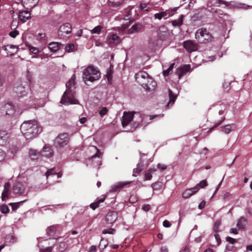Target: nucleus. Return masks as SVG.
<instances>
[{
    "label": "nucleus",
    "mask_w": 252,
    "mask_h": 252,
    "mask_svg": "<svg viewBox=\"0 0 252 252\" xmlns=\"http://www.w3.org/2000/svg\"><path fill=\"white\" fill-rule=\"evenodd\" d=\"M20 130L27 139L35 137L41 132L40 127L36 121L30 120L24 122L20 127Z\"/></svg>",
    "instance_id": "nucleus-1"
},
{
    "label": "nucleus",
    "mask_w": 252,
    "mask_h": 252,
    "mask_svg": "<svg viewBox=\"0 0 252 252\" xmlns=\"http://www.w3.org/2000/svg\"><path fill=\"white\" fill-rule=\"evenodd\" d=\"M74 86L75 79L72 77L66 84V90L62 97L61 103L64 105L78 103V101L74 98V92L72 89V88L75 89Z\"/></svg>",
    "instance_id": "nucleus-2"
},
{
    "label": "nucleus",
    "mask_w": 252,
    "mask_h": 252,
    "mask_svg": "<svg viewBox=\"0 0 252 252\" xmlns=\"http://www.w3.org/2000/svg\"><path fill=\"white\" fill-rule=\"evenodd\" d=\"M100 77V73L97 68L94 66L89 65L83 71V79L84 81L94 82L98 80Z\"/></svg>",
    "instance_id": "nucleus-3"
},
{
    "label": "nucleus",
    "mask_w": 252,
    "mask_h": 252,
    "mask_svg": "<svg viewBox=\"0 0 252 252\" xmlns=\"http://www.w3.org/2000/svg\"><path fill=\"white\" fill-rule=\"evenodd\" d=\"M195 38L200 43H205L212 41L213 37L206 29H198L195 34Z\"/></svg>",
    "instance_id": "nucleus-4"
},
{
    "label": "nucleus",
    "mask_w": 252,
    "mask_h": 252,
    "mask_svg": "<svg viewBox=\"0 0 252 252\" xmlns=\"http://www.w3.org/2000/svg\"><path fill=\"white\" fill-rule=\"evenodd\" d=\"M150 78L149 74L145 71H140L135 75V81L142 87L147 84L148 80Z\"/></svg>",
    "instance_id": "nucleus-5"
},
{
    "label": "nucleus",
    "mask_w": 252,
    "mask_h": 252,
    "mask_svg": "<svg viewBox=\"0 0 252 252\" xmlns=\"http://www.w3.org/2000/svg\"><path fill=\"white\" fill-rule=\"evenodd\" d=\"M72 28L71 25L66 23L61 25L58 30V35L61 38H64L66 35L71 33Z\"/></svg>",
    "instance_id": "nucleus-6"
},
{
    "label": "nucleus",
    "mask_w": 252,
    "mask_h": 252,
    "mask_svg": "<svg viewBox=\"0 0 252 252\" xmlns=\"http://www.w3.org/2000/svg\"><path fill=\"white\" fill-rule=\"evenodd\" d=\"M68 141V134L67 133H63L59 134L56 137L55 140V144L56 146L62 147L67 145Z\"/></svg>",
    "instance_id": "nucleus-7"
},
{
    "label": "nucleus",
    "mask_w": 252,
    "mask_h": 252,
    "mask_svg": "<svg viewBox=\"0 0 252 252\" xmlns=\"http://www.w3.org/2000/svg\"><path fill=\"white\" fill-rule=\"evenodd\" d=\"M184 48L189 53L195 51L198 49V44L191 40L185 41L183 43Z\"/></svg>",
    "instance_id": "nucleus-8"
},
{
    "label": "nucleus",
    "mask_w": 252,
    "mask_h": 252,
    "mask_svg": "<svg viewBox=\"0 0 252 252\" xmlns=\"http://www.w3.org/2000/svg\"><path fill=\"white\" fill-rule=\"evenodd\" d=\"M133 112H124L122 120V126L124 127L127 126L133 119L134 114Z\"/></svg>",
    "instance_id": "nucleus-9"
},
{
    "label": "nucleus",
    "mask_w": 252,
    "mask_h": 252,
    "mask_svg": "<svg viewBox=\"0 0 252 252\" xmlns=\"http://www.w3.org/2000/svg\"><path fill=\"white\" fill-rule=\"evenodd\" d=\"M13 91L16 95L19 98L24 96L26 94V88L21 83H16L14 86Z\"/></svg>",
    "instance_id": "nucleus-10"
},
{
    "label": "nucleus",
    "mask_w": 252,
    "mask_h": 252,
    "mask_svg": "<svg viewBox=\"0 0 252 252\" xmlns=\"http://www.w3.org/2000/svg\"><path fill=\"white\" fill-rule=\"evenodd\" d=\"M13 192L15 194L22 195L25 192V186L19 182H17L13 186Z\"/></svg>",
    "instance_id": "nucleus-11"
},
{
    "label": "nucleus",
    "mask_w": 252,
    "mask_h": 252,
    "mask_svg": "<svg viewBox=\"0 0 252 252\" xmlns=\"http://www.w3.org/2000/svg\"><path fill=\"white\" fill-rule=\"evenodd\" d=\"M120 42L121 39L116 34L110 33L107 36V43L109 45H116Z\"/></svg>",
    "instance_id": "nucleus-12"
},
{
    "label": "nucleus",
    "mask_w": 252,
    "mask_h": 252,
    "mask_svg": "<svg viewBox=\"0 0 252 252\" xmlns=\"http://www.w3.org/2000/svg\"><path fill=\"white\" fill-rule=\"evenodd\" d=\"M118 218L117 213L115 211H110L107 213L105 217V220L107 223L112 224Z\"/></svg>",
    "instance_id": "nucleus-13"
},
{
    "label": "nucleus",
    "mask_w": 252,
    "mask_h": 252,
    "mask_svg": "<svg viewBox=\"0 0 252 252\" xmlns=\"http://www.w3.org/2000/svg\"><path fill=\"white\" fill-rule=\"evenodd\" d=\"M190 69V66L189 64H184L179 67L177 70L179 78L180 79L187 72H189Z\"/></svg>",
    "instance_id": "nucleus-14"
},
{
    "label": "nucleus",
    "mask_w": 252,
    "mask_h": 252,
    "mask_svg": "<svg viewBox=\"0 0 252 252\" xmlns=\"http://www.w3.org/2000/svg\"><path fill=\"white\" fill-rule=\"evenodd\" d=\"M10 187V184L9 182L5 183L4 189L1 194V199L2 201H5L8 198Z\"/></svg>",
    "instance_id": "nucleus-15"
},
{
    "label": "nucleus",
    "mask_w": 252,
    "mask_h": 252,
    "mask_svg": "<svg viewBox=\"0 0 252 252\" xmlns=\"http://www.w3.org/2000/svg\"><path fill=\"white\" fill-rule=\"evenodd\" d=\"M41 157L44 156L47 158H50L53 155V150L50 146L45 145L41 151Z\"/></svg>",
    "instance_id": "nucleus-16"
},
{
    "label": "nucleus",
    "mask_w": 252,
    "mask_h": 252,
    "mask_svg": "<svg viewBox=\"0 0 252 252\" xmlns=\"http://www.w3.org/2000/svg\"><path fill=\"white\" fill-rule=\"evenodd\" d=\"M173 15V13H170L169 10H165L164 11H161L159 13H156L154 15L155 19H157L160 20L162 18L167 19L168 17Z\"/></svg>",
    "instance_id": "nucleus-17"
},
{
    "label": "nucleus",
    "mask_w": 252,
    "mask_h": 252,
    "mask_svg": "<svg viewBox=\"0 0 252 252\" xmlns=\"http://www.w3.org/2000/svg\"><path fill=\"white\" fill-rule=\"evenodd\" d=\"M199 190V188L196 186L193 188L186 189L183 193V197L187 198L195 194Z\"/></svg>",
    "instance_id": "nucleus-18"
},
{
    "label": "nucleus",
    "mask_w": 252,
    "mask_h": 252,
    "mask_svg": "<svg viewBox=\"0 0 252 252\" xmlns=\"http://www.w3.org/2000/svg\"><path fill=\"white\" fill-rule=\"evenodd\" d=\"M130 182L118 183L117 184L114 185L111 187V189L110 190V191L111 192H114L120 190L125 186L130 184Z\"/></svg>",
    "instance_id": "nucleus-19"
},
{
    "label": "nucleus",
    "mask_w": 252,
    "mask_h": 252,
    "mask_svg": "<svg viewBox=\"0 0 252 252\" xmlns=\"http://www.w3.org/2000/svg\"><path fill=\"white\" fill-rule=\"evenodd\" d=\"M157 86V83L151 77L148 80L147 84L143 86V88L148 91H153L156 86Z\"/></svg>",
    "instance_id": "nucleus-20"
},
{
    "label": "nucleus",
    "mask_w": 252,
    "mask_h": 252,
    "mask_svg": "<svg viewBox=\"0 0 252 252\" xmlns=\"http://www.w3.org/2000/svg\"><path fill=\"white\" fill-rule=\"evenodd\" d=\"M30 18L31 13L27 10L21 11L19 13V19L23 23L26 22Z\"/></svg>",
    "instance_id": "nucleus-21"
},
{
    "label": "nucleus",
    "mask_w": 252,
    "mask_h": 252,
    "mask_svg": "<svg viewBox=\"0 0 252 252\" xmlns=\"http://www.w3.org/2000/svg\"><path fill=\"white\" fill-rule=\"evenodd\" d=\"M38 0H22L23 6L28 8L33 7L38 2Z\"/></svg>",
    "instance_id": "nucleus-22"
},
{
    "label": "nucleus",
    "mask_w": 252,
    "mask_h": 252,
    "mask_svg": "<svg viewBox=\"0 0 252 252\" xmlns=\"http://www.w3.org/2000/svg\"><path fill=\"white\" fill-rule=\"evenodd\" d=\"M29 156L32 160L38 159L41 157V152H38L35 150L31 149L29 151Z\"/></svg>",
    "instance_id": "nucleus-23"
},
{
    "label": "nucleus",
    "mask_w": 252,
    "mask_h": 252,
    "mask_svg": "<svg viewBox=\"0 0 252 252\" xmlns=\"http://www.w3.org/2000/svg\"><path fill=\"white\" fill-rule=\"evenodd\" d=\"M8 139V136L6 131L0 130V145H5Z\"/></svg>",
    "instance_id": "nucleus-24"
},
{
    "label": "nucleus",
    "mask_w": 252,
    "mask_h": 252,
    "mask_svg": "<svg viewBox=\"0 0 252 252\" xmlns=\"http://www.w3.org/2000/svg\"><path fill=\"white\" fill-rule=\"evenodd\" d=\"M142 28V25L140 23H136L128 30L129 33H133L140 31Z\"/></svg>",
    "instance_id": "nucleus-25"
},
{
    "label": "nucleus",
    "mask_w": 252,
    "mask_h": 252,
    "mask_svg": "<svg viewBox=\"0 0 252 252\" xmlns=\"http://www.w3.org/2000/svg\"><path fill=\"white\" fill-rule=\"evenodd\" d=\"M168 94L169 100L167 104V107H169L170 105H172L177 98V95L174 94L170 89H168Z\"/></svg>",
    "instance_id": "nucleus-26"
},
{
    "label": "nucleus",
    "mask_w": 252,
    "mask_h": 252,
    "mask_svg": "<svg viewBox=\"0 0 252 252\" xmlns=\"http://www.w3.org/2000/svg\"><path fill=\"white\" fill-rule=\"evenodd\" d=\"M184 16L181 15L177 20H172L171 21L172 25L174 27H181L183 24Z\"/></svg>",
    "instance_id": "nucleus-27"
},
{
    "label": "nucleus",
    "mask_w": 252,
    "mask_h": 252,
    "mask_svg": "<svg viewBox=\"0 0 252 252\" xmlns=\"http://www.w3.org/2000/svg\"><path fill=\"white\" fill-rule=\"evenodd\" d=\"M62 45L61 43L53 42L49 44L48 48L51 51L55 52L60 48V46Z\"/></svg>",
    "instance_id": "nucleus-28"
},
{
    "label": "nucleus",
    "mask_w": 252,
    "mask_h": 252,
    "mask_svg": "<svg viewBox=\"0 0 252 252\" xmlns=\"http://www.w3.org/2000/svg\"><path fill=\"white\" fill-rule=\"evenodd\" d=\"M247 223V219L244 217H241L237 222V226L239 229H244L246 227Z\"/></svg>",
    "instance_id": "nucleus-29"
},
{
    "label": "nucleus",
    "mask_w": 252,
    "mask_h": 252,
    "mask_svg": "<svg viewBox=\"0 0 252 252\" xmlns=\"http://www.w3.org/2000/svg\"><path fill=\"white\" fill-rule=\"evenodd\" d=\"M46 234L49 236H53L56 232L57 231V226L55 225H53L50 226L46 228Z\"/></svg>",
    "instance_id": "nucleus-30"
},
{
    "label": "nucleus",
    "mask_w": 252,
    "mask_h": 252,
    "mask_svg": "<svg viewBox=\"0 0 252 252\" xmlns=\"http://www.w3.org/2000/svg\"><path fill=\"white\" fill-rule=\"evenodd\" d=\"M157 171V168H149L145 174V180H150L152 178V174Z\"/></svg>",
    "instance_id": "nucleus-31"
},
{
    "label": "nucleus",
    "mask_w": 252,
    "mask_h": 252,
    "mask_svg": "<svg viewBox=\"0 0 252 252\" xmlns=\"http://www.w3.org/2000/svg\"><path fill=\"white\" fill-rule=\"evenodd\" d=\"M124 0H108V5L113 7H117L121 5Z\"/></svg>",
    "instance_id": "nucleus-32"
},
{
    "label": "nucleus",
    "mask_w": 252,
    "mask_h": 252,
    "mask_svg": "<svg viewBox=\"0 0 252 252\" xmlns=\"http://www.w3.org/2000/svg\"><path fill=\"white\" fill-rule=\"evenodd\" d=\"M106 196H104L102 198L96 201L95 202L92 203L90 204V207L93 210H95L96 208H97L98 206L100 203L104 202V200L105 199Z\"/></svg>",
    "instance_id": "nucleus-33"
},
{
    "label": "nucleus",
    "mask_w": 252,
    "mask_h": 252,
    "mask_svg": "<svg viewBox=\"0 0 252 252\" xmlns=\"http://www.w3.org/2000/svg\"><path fill=\"white\" fill-rule=\"evenodd\" d=\"M16 242V238L13 235H7L5 239V243L8 244H13Z\"/></svg>",
    "instance_id": "nucleus-34"
},
{
    "label": "nucleus",
    "mask_w": 252,
    "mask_h": 252,
    "mask_svg": "<svg viewBox=\"0 0 252 252\" xmlns=\"http://www.w3.org/2000/svg\"><path fill=\"white\" fill-rule=\"evenodd\" d=\"M163 184L161 182H157L152 185V187L154 190H160L162 189Z\"/></svg>",
    "instance_id": "nucleus-35"
},
{
    "label": "nucleus",
    "mask_w": 252,
    "mask_h": 252,
    "mask_svg": "<svg viewBox=\"0 0 252 252\" xmlns=\"http://www.w3.org/2000/svg\"><path fill=\"white\" fill-rule=\"evenodd\" d=\"M108 243L106 240L101 239L98 248L100 250H103L108 246Z\"/></svg>",
    "instance_id": "nucleus-36"
},
{
    "label": "nucleus",
    "mask_w": 252,
    "mask_h": 252,
    "mask_svg": "<svg viewBox=\"0 0 252 252\" xmlns=\"http://www.w3.org/2000/svg\"><path fill=\"white\" fill-rule=\"evenodd\" d=\"M67 245L64 242H61L59 244L58 250L60 252H63L67 249Z\"/></svg>",
    "instance_id": "nucleus-37"
},
{
    "label": "nucleus",
    "mask_w": 252,
    "mask_h": 252,
    "mask_svg": "<svg viewBox=\"0 0 252 252\" xmlns=\"http://www.w3.org/2000/svg\"><path fill=\"white\" fill-rule=\"evenodd\" d=\"M174 65L175 63H171L166 70L163 71V75L164 76H167L169 74L170 72L173 69Z\"/></svg>",
    "instance_id": "nucleus-38"
},
{
    "label": "nucleus",
    "mask_w": 252,
    "mask_h": 252,
    "mask_svg": "<svg viewBox=\"0 0 252 252\" xmlns=\"http://www.w3.org/2000/svg\"><path fill=\"white\" fill-rule=\"evenodd\" d=\"M102 29V27L100 25L95 27L91 31V32L92 34L97 33L99 34Z\"/></svg>",
    "instance_id": "nucleus-39"
},
{
    "label": "nucleus",
    "mask_w": 252,
    "mask_h": 252,
    "mask_svg": "<svg viewBox=\"0 0 252 252\" xmlns=\"http://www.w3.org/2000/svg\"><path fill=\"white\" fill-rule=\"evenodd\" d=\"M224 119H225L224 117H221V120L219 122H218L216 124H215L214 126L211 127L207 131V133H209L211 132H212L216 127L219 126L222 123V122L224 120Z\"/></svg>",
    "instance_id": "nucleus-40"
},
{
    "label": "nucleus",
    "mask_w": 252,
    "mask_h": 252,
    "mask_svg": "<svg viewBox=\"0 0 252 252\" xmlns=\"http://www.w3.org/2000/svg\"><path fill=\"white\" fill-rule=\"evenodd\" d=\"M99 109V114L101 117H103L104 115H106L108 112V109L105 107H100Z\"/></svg>",
    "instance_id": "nucleus-41"
},
{
    "label": "nucleus",
    "mask_w": 252,
    "mask_h": 252,
    "mask_svg": "<svg viewBox=\"0 0 252 252\" xmlns=\"http://www.w3.org/2000/svg\"><path fill=\"white\" fill-rule=\"evenodd\" d=\"M75 50V46L73 43H69L66 45L65 51L67 52H73Z\"/></svg>",
    "instance_id": "nucleus-42"
},
{
    "label": "nucleus",
    "mask_w": 252,
    "mask_h": 252,
    "mask_svg": "<svg viewBox=\"0 0 252 252\" xmlns=\"http://www.w3.org/2000/svg\"><path fill=\"white\" fill-rule=\"evenodd\" d=\"M8 48H9L10 49H13L15 50V51H14L13 53H11L10 54L11 55H14L15 53H16L17 48H16V46L13 45H7L6 46H5L4 50L5 51H7V50H8Z\"/></svg>",
    "instance_id": "nucleus-43"
},
{
    "label": "nucleus",
    "mask_w": 252,
    "mask_h": 252,
    "mask_svg": "<svg viewBox=\"0 0 252 252\" xmlns=\"http://www.w3.org/2000/svg\"><path fill=\"white\" fill-rule=\"evenodd\" d=\"M5 82V77L4 75L0 72V88L2 87Z\"/></svg>",
    "instance_id": "nucleus-44"
},
{
    "label": "nucleus",
    "mask_w": 252,
    "mask_h": 252,
    "mask_svg": "<svg viewBox=\"0 0 252 252\" xmlns=\"http://www.w3.org/2000/svg\"><path fill=\"white\" fill-rule=\"evenodd\" d=\"M54 245L51 247H48L45 248L40 249L39 252H52Z\"/></svg>",
    "instance_id": "nucleus-45"
},
{
    "label": "nucleus",
    "mask_w": 252,
    "mask_h": 252,
    "mask_svg": "<svg viewBox=\"0 0 252 252\" xmlns=\"http://www.w3.org/2000/svg\"><path fill=\"white\" fill-rule=\"evenodd\" d=\"M224 132L226 134H228L231 131V126L230 125H227L224 126L223 128V130Z\"/></svg>",
    "instance_id": "nucleus-46"
},
{
    "label": "nucleus",
    "mask_w": 252,
    "mask_h": 252,
    "mask_svg": "<svg viewBox=\"0 0 252 252\" xmlns=\"http://www.w3.org/2000/svg\"><path fill=\"white\" fill-rule=\"evenodd\" d=\"M2 213L6 214L9 212V209L8 207L6 205H2L0 208Z\"/></svg>",
    "instance_id": "nucleus-47"
},
{
    "label": "nucleus",
    "mask_w": 252,
    "mask_h": 252,
    "mask_svg": "<svg viewBox=\"0 0 252 252\" xmlns=\"http://www.w3.org/2000/svg\"><path fill=\"white\" fill-rule=\"evenodd\" d=\"M116 230L114 228H109L108 229H104L102 231V233L104 234H113L115 232Z\"/></svg>",
    "instance_id": "nucleus-48"
},
{
    "label": "nucleus",
    "mask_w": 252,
    "mask_h": 252,
    "mask_svg": "<svg viewBox=\"0 0 252 252\" xmlns=\"http://www.w3.org/2000/svg\"><path fill=\"white\" fill-rule=\"evenodd\" d=\"M29 50L31 53L34 54H37L39 51V49L37 48L31 46H29Z\"/></svg>",
    "instance_id": "nucleus-49"
},
{
    "label": "nucleus",
    "mask_w": 252,
    "mask_h": 252,
    "mask_svg": "<svg viewBox=\"0 0 252 252\" xmlns=\"http://www.w3.org/2000/svg\"><path fill=\"white\" fill-rule=\"evenodd\" d=\"M56 173L54 171V169H53V168L50 169L48 170L46 173V176L47 178L50 175H56Z\"/></svg>",
    "instance_id": "nucleus-50"
},
{
    "label": "nucleus",
    "mask_w": 252,
    "mask_h": 252,
    "mask_svg": "<svg viewBox=\"0 0 252 252\" xmlns=\"http://www.w3.org/2000/svg\"><path fill=\"white\" fill-rule=\"evenodd\" d=\"M18 23L17 20H13L11 23V29L15 30L17 27Z\"/></svg>",
    "instance_id": "nucleus-51"
},
{
    "label": "nucleus",
    "mask_w": 252,
    "mask_h": 252,
    "mask_svg": "<svg viewBox=\"0 0 252 252\" xmlns=\"http://www.w3.org/2000/svg\"><path fill=\"white\" fill-rule=\"evenodd\" d=\"M208 185L207 182L206 180H202L201 181L198 185H197L196 186H197L199 188H203L207 186Z\"/></svg>",
    "instance_id": "nucleus-52"
},
{
    "label": "nucleus",
    "mask_w": 252,
    "mask_h": 252,
    "mask_svg": "<svg viewBox=\"0 0 252 252\" xmlns=\"http://www.w3.org/2000/svg\"><path fill=\"white\" fill-rule=\"evenodd\" d=\"M142 171V169L139 167L135 168L133 170V176H136L138 174H139Z\"/></svg>",
    "instance_id": "nucleus-53"
},
{
    "label": "nucleus",
    "mask_w": 252,
    "mask_h": 252,
    "mask_svg": "<svg viewBox=\"0 0 252 252\" xmlns=\"http://www.w3.org/2000/svg\"><path fill=\"white\" fill-rule=\"evenodd\" d=\"M226 240L231 244H234L237 242V240L229 236L226 237Z\"/></svg>",
    "instance_id": "nucleus-54"
},
{
    "label": "nucleus",
    "mask_w": 252,
    "mask_h": 252,
    "mask_svg": "<svg viewBox=\"0 0 252 252\" xmlns=\"http://www.w3.org/2000/svg\"><path fill=\"white\" fill-rule=\"evenodd\" d=\"M19 32L17 30L11 31L9 32V35L12 38H15L18 34H19Z\"/></svg>",
    "instance_id": "nucleus-55"
},
{
    "label": "nucleus",
    "mask_w": 252,
    "mask_h": 252,
    "mask_svg": "<svg viewBox=\"0 0 252 252\" xmlns=\"http://www.w3.org/2000/svg\"><path fill=\"white\" fill-rule=\"evenodd\" d=\"M220 225V222L219 221H217L215 222V223L214 225V226H213V228H214V231L216 232L219 231V227Z\"/></svg>",
    "instance_id": "nucleus-56"
},
{
    "label": "nucleus",
    "mask_w": 252,
    "mask_h": 252,
    "mask_svg": "<svg viewBox=\"0 0 252 252\" xmlns=\"http://www.w3.org/2000/svg\"><path fill=\"white\" fill-rule=\"evenodd\" d=\"M19 202L18 203H10L9 205L11 206L13 210H16L19 206Z\"/></svg>",
    "instance_id": "nucleus-57"
},
{
    "label": "nucleus",
    "mask_w": 252,
    "mask_h": 252,
    "mask_svg": "<svg viewBox=\"0 0 252 252\" xmlns=\"http://www.w3.org/2000/svg\"><path fill=\"white\" fill-rule=\"evenodd\" d=\"M5 157V153L3 152V150H2L1 149H0V161H1L3 160H4Z\"/></svg>",
    "instance_id": "nucleus-58"
},
{
    "label": "nucleus",
    "mask_w": 252,
    "mask_h": 252,
    "mask_svg": "<svg viewBox=\"0 0 252 252\" xmlns=\"http://www.w3.org/2000/svg\"><path fill=\"white\" fill-rule=\"evenodd\" d=\"M163 225L165 227H169L171 225V223L167 220H164L163 222Z\"/></svg>",
    "instance_id": "nucleus-59"
},
{
    "label": "nucleus",
    "mask_w": 252,
    "mask_h": 252,
    "mask_svg": "<svg viewBox=\"0 0 252 252\" xmlns=\"http://www.w3.org/2000/svg\"><path fill=\"white\" fill-rule=\"evenodd\" d=\"M231 194L229 192H225L223 195L224 200H229L231 197Z\"/></svg>",
    "instance_id": "nucleus-60"
},
{
    "label": "nucleus",
    "mask_w": 252,
    "mask_h": 252,
    "mask_svg": "<svg viewBox=\"0 0 252 252\" xmlns=\"http://www.w3.org/2000/svg\"><path fill=\"white\" fill-rule=\"evenodd\" d=\"M142 209L146 212L149 211L151 209V206L150 205H144L142 206Z\"/></svg>",
    "instance_id": "nucleus-61"
},
{
    "label": "nucleus",
    "mask_w": 252,
    "mask_h": 252,
    "mask_svg": "<svg viewBox=\"0 0 252 252\" xmlns=\"http://www.w3.org/2000/svg\"><path fill=\"white\" fill-rule=\"evenodd\" d=\"M157 168L160 169L161 171L165 170L166 168V166L164 165H161L160 164H158L157 165Z\"/></svg>",
    "instance_id": "nucleus-62"
},
{
    "label": "nucleus",
    "mask_w": 252,
    "mask_h": 252,
    "mask_svg": "<svg viewBox=\"0 0 252 252\" xmlns=\"http://www.w3.org/2000/svg\"><path fill=\"white\" fill-rule=\"evenodd\" d=\"M205 203H205V201H202V202H201V203L198 205L199 209H203L205 206Z\"/></svg>",
    "instance_id": "nucleus-63"
},
{
    "label": "nucleus",
    "mask_w": 252,
    "mask_h": 252,
    "mask_svg": "<svg viewBox=\"0 0 252 252\" xmlns=\"http://www.w3.org/2000/svg\"><path fill=\"white\" fill-rule=\"evenodd\" d=\"M90 252H96V247L95 246L93 245L89 249Z\"/></svg>",
    "instance_id": "nucleus-64"
}]
</instances>
